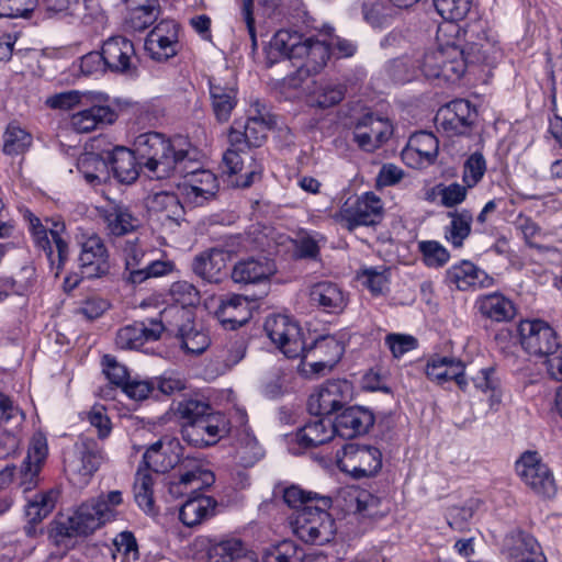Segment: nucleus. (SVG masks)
Listing matches in <instances>:
<instances>
[{
    "label": "nucleus",
    "mask_w": 562,
    "mask_h": 562,
    "mask_svg": "<svg viewBox=\"0 0 562 562\" xmlns=\"http://www.w3.org/2000/svg\"><path fill=\"white\" fill-rule=\"evenodd\" d=\"M29 229L34 245L45 252L52 265L57 262L55 274L58 276L68 256V243L63 237L65 226L63 224L50 223L48 220L43 224L38 217L30 214Z\"/></svg>",
    "instance_id": "obj_6"
},
{
    "label": "nucleus",
    "mask_w": 562,
    "mask_h": 562,
    "mask_svg": "<svg viewBox=\"0 0 562 562\" xmlns=\"http://www.w3.org/2000/svg\"><path fill=\"white\" fill-rule=\"evenodd\" d=\"M134 151L151 178L162 179L173 172H184L187 162L193 159L194 149L186 138H167L157 132H147L135 137Z\"/></svg>",
    "instance_id": "obj_2"
},
{
    "label": "nucleus",
    "mask_w": 562,
    "mask_h": 562,
    "mask_svg": "<svg viewBox=\"0 0 562 562\" xmlns=\"http://www.w3.org/2000/svg\"><path fill=\"white\" fill-rule=\"evenodd\" d=\"M195 156L194 151L193 159L188 161L187 166L195 160ZM183 173L184 180L179 184V189L189 204L201 206L215 196L218 181L213 172L204 169L189 171L187 167Z\"/></svg>",
    "instance_id": "obj_16"
},
{
    "label": "nucleus",
    "mask_w": 562,
    "mask_h": 562,
    "mask_svg": "<svg viewBox=\"0 0 562 562\" xmlns=\"http://www.w3.org/2000/svg\"><path fill=\"white\" fill-rule=\"evenodd\" d=\"M447 281L460 291L490 288L494 279L469 260L452 265L446 272Z\"/></svg>",
    "instance_id": "obj_31"
},
{
    "label": "nucleus",
    "mask_w": 562,
    "mask_h": 562,
    "mask_svg": "<svg viewBox=\"0 0 562 562\" xmlns=\"http://www.w3.org/2000/svg\"><path fill=\"white\" fill-rule=\"evenodd\" d=\"M541 550L537 540L529 533L515 530L506 535L503 552L512 562H525Z\"/></svg>",
    "instance_id": "obj_42"
},
{
    "label": "nucleus",
    "mask_w": 562,
    "mask_h": 562,
    "mask_svg": "<svg viewBox=\"0 0 562 562\" xmlns=\"http://www.w3.org/2000/svg\"><path fill=\"white\" fill-rule=\"evenodd\" d=\"M549 132L557 142V158L549 166V178L551 180H562V117L554 115L550 120Z\"/></svg>",
    "instance_id": "obj_61"
},
{
    "label": "nucleus",
    "mask_w": 562,
    "mask_h": 562,
    "mask_svg": "<svg viewBox=\"0 0 562 562\" xmlns=\"http://www.w3.org/2000/svg\"><path fill=\"white\" fill-rule=\"evenodd\" d=\"M213 112L220 122L229 120L237 104V78L235 71L225 67L209 79Z\"/></svg>",
    "instance_id": "obj_13"
},
{
    "label": "nucleus",
    "mask_w": 562,
    "mask_h": 562,
    "mask_svg": "<svg viewBox=\"0 0 562 562\" xmlns=\"http://www.w3.org/2000/svg\"><path fill=\"white\" fill-rule=\"evenodd\" d=\"M210 562H258V557L240 539L228 538L212 546Z\"/></svg>",
    "instance_id": "obj_40"
},
{
    "label": "nucleus",
    "mask_w": 562,
    "mask_h": 562,
    "mask_svg": "<svg viewBox=\"0 0 562 562\" xmlns=\"http://www.w3.org/2000/svg\"><path fill=\"white\" fill-rule=\"evenodd\" d=\"M103 461L98 442L90 438H80L65 457V471L72 485L86 486Z\"/></svg>",
    "instance_id": "obj_5"
},
{
    "label": "nucleus",
    "mask_w": 562,
    "mask_h": 562,
    "mask_svg": "<svg viewBox=\"0 0 562 562\" xmlns=\"http://www.w3.org/2000/svg\"><path fill=\"white\" fill-rule=\"evenodd\" d=\"M333 423L336 435L351 439L369 431L374 424V415L368 408L351 406L340 413Z\"/></svg>",
    "instance_id": "obj_32"
},
{
    "label": "nucleus",
    "mask_w": 562,
    "mask_h": 562,
    "mask_svg": "<svg viewBox=\"0 0 562 562\" xmlns=\"http://www.w3.org/2000/svg\"><path fill=\"white\" fill-rule=\"evenodd\" d=\"M476 304L482 315L494 322L510 321L516 313L513 302L501 293L483 295Z\"/></svg>",
    "instance_id": "obj_48"
},
{
    "label": "nucleus",
    "mask_w": 562,
    "mask_h": 562,
    "mask_svg": "<svg viewBox=\"0 0 562 562\" xmlns=\"http://www.w3.org/2000/svg\"><path fill=\"white\" fill-rule=\"evenodd\" d=\"M101 50L110 71L123 74L136 68L137 57L131 40L124 36L109 37Z\"/></svg>",
    "instance_id": "obj_29"
},
{
    "label": "nucleus",
    "mask_w": 562,
    "mask_h": 562,
    "mask_svg": "<svg viewBox=\"0 0 562 562\" xmlns=\"http://www.w3.org/2000/svg\"><path fill=\"white\" fill-rule=\"evenodd\" d=\"M32 144L30 133L15 124H9L3 135V150L8 155L23 154Z\"/></svg>",
    "instance_id": "obj_59"
},
{
    "label": "nucleus",
    "mask_w": 562,
    "mask_h": 562,
    "mask_svg": "<svg viewBox=\"0 0 562 562\" xmlns=\"http://www.w3.org/2000/svg\"><path fill=\"white\" fill-rule=\"evenodd\" d=\"M519 334L522 348L533 356L546 357L560 345L553 328L543 321L521 322Z\"/></svg>",
    "instance_id": "obj_18"
},
{
    "label": "nucleus",
    "mask_w": 562,
    "mask_h": 562,
    "mask_svg": "<svg viewBox=\"0 0 562 562\" xmlns=\"http://www.w3.org/2000/svg\"><path fill=\"white\" fill-rule=\"evenodd\" d=\"M101 217L108 233L113 236L128 234L140 225V220L133 214L127 205L114 201L101 209Z\"/></svg>",
    "instance_id": "obj_36"
},
{
    "label": "nucleus",
    "mask_w": 562,
    "mask_h": 562,
    "mask_svg": "<svg viewBox=\"0 0 562 562\" xmlns=\"http://www.w3.org/2000/svg\"><path fill=\"white\" fill-rule=\"evenodd\" d=\"M306 37L297 32L289 30L278 31L269 43V56L278 59L283 57L291 60H296L299 52Z\"/></svg>",
    "instance_id": "obj_49"
},
{
    "label": "nucleus",
    "mask_w": 562,
    "mask_h": 562,
    "mask_svg": "<svg viewBox=\"0 0 562 562\" xmlns=\"http://www.w3.org/2000/svg\"><path fill=\"white\" fill-rule=\"evenodd\" d=\"M464 363L453 357L436 356L428 360L426 375L438 384L453 380L460 390L465 391L468 380L464 374Z\"/></svg>",
    "instance_id": "obj_35"
},
{
    "label": "nucleus",
    "mask_w": 562,
    "mask_h": 562,
    "mask_svg": "<svg viewBox=\"0 0 562 562\" xmlns=\"http://www.w3.org/2000/svg\"><path fill=\"white\" fill-rule=\"evenodd\" d=\"M117 112L104 103L103 94L92 92L87 105H81L69 119V126L79 134L91 133L113 124Z\"/></svg>",
    "instance_id": "obj_10"
},
{
    "label": "nucleus",
    "mask_w": 562,
    "mask_h": 562,
    "mask_svg": "<svg viewBox=\"0 0 562 562\" xmlns=\"http://www.w3.org/2000/svg\"><path fill=\"white\" fill-rule=\"evenodd\" d=\"M297 52L296 60H301L302 64L295 74L288 77V83L293 88H299L308 76L318 74L330 57L327 40L321 34L316 37H306Z\"/></svg>",
    "instance_id": "obj_12"
},
{
    "label": "nucleus",
    "mask_w": 562,
    "mask_h": 562,
    "mask_svg": "<svg viewBox=\"0 0 562 562\" xmlns=\"http://www.w3.org/2000/svg\"><path fill=\"white\" fill-rule=\"evenodd\" d=\"M79 269L81 278H101L109 272V254L103 240L95 234L83 238L80 243Z\"/></svg>",
    "instance_id": "obj_22"
},
{
    "label": "nucleus",
    "mask_w": 562,
    "mask_h": 562,
    "mask_svg": "<svg viewBox=\"0 0 562 562\" xmlns=\"http://www.w3.org/2000/svg\"><path fill=\"white\" fill-rule=\"evenodd\" d=\"M439 142L429 132L413 134L402 150L403 161L412 168L419 169L432 165L438 156Z\"/></svg>",
    "instance_id": "obj_26"
},
{
    "label": "nucleus",
    "mask_w": 562,
    "mask_h": 562,
    "mask_svg": "<svg viewBox=\"0 0 562 562\" xmlns=\"http://www.w3.org/2000/svg\"><path fill=\"white\" fill-rule=\"evenodd\" d=\"M335 436V427L331 419L316 416L306 423L295 434V441L302 448H315L331 440Z\"/></svg>",
    "instance_id": "obj_41"
},
{
    "label": "nucleus",
    "mask_w": 562,
    "mask_h": 562,
    "mask_svg": "<svg viewBox=\"0 0 562 562\" xmlns=\"http://www.w3.org/2000/svg\"><path fill=\"white\" fill-rule=\"evenodd\" d=\"M310 303L325 313L337 314L347 306L345 292L330 281H321L313 284L308 291Z\"/></svg>",
    "instance_id": "obj_38"
},
{
    "label": "nucleus",
    "mask_w": 562,
    "mask_h": 562,
    "mask_svg": "<svg viewBox=\"0 0 562 562\" xmlns=\"http://www.w3.org/2000/svg\"><path fill=\"white\" fill-rule=\"evenodd\" d=\"M147 209L151 216L164 226L179 225L184 215V207L177 194L172 192H156L147 198Z\"/></svg>",
    "instance_id": "obj_34"
},
{
    "label": "nucleus",
    "mask_w": 562,
    "mask_h": 562,
    "mask_svg": "<svg viewBox=\"0 0 562 562\" xmlns=\"http://www.w3.org/2000/svg\"><path fill=\"white\" fill-rule=\"evenodd\" d=\"M383 203L373 192L360 195L353 204L346 203L340 212L344 225L353 229L361 225H372L382 216Z\"/></svg>",
    "instance_id": "obj_24"
},
{
    "label": "nucleus",
    "mask_w": 562,
    "mask_h": 562,
    "mask_svg": "<svg viewBox=\"0 0 562 562\" xmlns=\"http://www.w3.org/2000/svg\"><path fill=\"white\" fill-rule=\"evenodd\" d=\"M164 329L162 319H153L148 325L136 322L117 330L115 344L120 349H138L148 341L159 339Z\"/></svg>",
    "instance_id": "obj_33"
},
{
    "label": "nucleus",
    "mask_w": 562,
    "mask_h": 562,
    "mask_svg": "<svg viewBox=\"0 0 562 562\" xmlns=\"http://www.w3.org/2000/svg\"><path fill=\"white\" fill-rule=\"evenodd\" d=\"M450 223L443 228L445 239L454 248H461L471 235L473 214L470 210L461 209L448 212Z\"/></svg>",
    "instance_id": "obj_45"
},
{
    "label": "nucleus",
    "mask_w": 562,
    "mask_h": 562,
    "mask_svg": "<svg viewBox=\"0 0 562 562\" xmlns=\"http://www.w3.org/2000/svg\"><path fill=\"white\" fill-rule=\"evenodd\" d=\"M179 338L181 347L188 353H202L210 346L209 335L191 324H184L179 328Z\"/></svg>",
    "instance_id": "obj_55"
},
{
    "label": "nucleus",
    "mask_w": 562,
    "mask_h": 562,
    "mask_svg": "<svg viewBox=\"0 0 562 562\" xmlns=\"http://www.w3.org/2000/svg\"><path fill=\"white\" fill-rule=\"evenodd\" d=\"M144 47L157 61L176 56L180 48L178 24L172 20L160 21L147 35Z\"/></svg>",
    "instance_id": "obj_17"
},
{
    "label": "nucleus",
    "mask_w": 562,
    "mask_h": 562,
    "mask_svg": "<svg viewBox=\"0 0 562 562\" xmlns=\"http://www.w3.org/2000/svg\"><path fill=\"white\" fill-rule=\"evenodd\" d=\"M154 479L148 469L138 468L134 482L135 502L145 513H154Z\"/></svg>",
    "instance_id": "obj_54"
},
{
    "label": "nucleus",
    "mask_w": 562,
    "mask_h": 562,
    "mask_svg": "<svg viewBox=\"0 0 562 562\" xmlns=\"http://www.w3.org/2000/svg\"><path fill=\"white\" fill-rule=\"evenodd\" d=\"M267 126L262 120L251 117L244 126V131L233 125L228 133V143L238 148L258 147L266 139Z\"/></svg>",
    "instance_id": "obj_47"
},
{
    "label": "nucleus",
    "mask_w": 562,
    "mask_h": 562,
    "mask_svg": "<svg viewBox=\"0 0 562 562\" xmlns=\"http://www.w3.org/2000/svg\"><path fill=\"white\" fill-rule=\"evenodd\" d=\"M358 280L372 295H384L389 291L390 269L380 267H364L357 273Z\"/></svg>",
    "instance_id": "obj_53"
},
{
    "label": "nucleus",
    "mask_w": 562,
    "mask_h": 562,
    "mask_svg": "<svg viewBox=\"0 0 562 562\" xmlns=\"http://www.w3.org/2000/svg\"><path fill=\"white\" fill-rule=\"evenodd\" d=\"M226 418L215 413L204 416L196 422H187L182 425V439L190 446L203 448L216 443L227 431Z\"/></svg>",
    "instance_id": "obj_15"
},
{
    "label": "nucleus",
    "mask_w": 562,
    "mask_h": 562,
    "mask_svg": "<svg viewBox=\"0 0 562 562\" xmlns=\"http://www.w3.org/2000/svg\"><path fill=\"white\" fill-rule=\"evenodd\" d=\"M92 92H81L78 90H69L50 95L46 100V105L54 110L77 111L79 106L87 105V98Z\"/></svg>",
    "instance_id": "obj_58"
},
{
    "label": "nucleus",
    "mask_w": 562,
    "mask_h": 562,
    "mask_svg": "<svg viewBox=\"0 0 562 562\" xmlns=\"http://www.w3.org/2000/svg\"><path fill=\"white\" fill-rule=\"evenodd\" d=\"M458 33L457 24H442L438 27L437 46L427 48L419 60L425 77L454 81L464 74L467 63H485L490 59L494 45L488 41L469 44L467 53L454 41H445L447 35Z\"/></svg>",
    "instance_id": "obj_1"
},
{
    "label": "nucleus",
    "mask_w": 562,
    "mask_h": 562,
    "mask_svg": "<svg viewBox=\"0 0 562 562\" xmlns=\"http://www.w3.org/2000/svg\"><path fill=\"white\" fill-rule=\"evenodd\" d=\"M215 481L214 474L204 469L198 459L186 458L181 461L178 475L169 483V494L173 498L198 495V492L211 486Z\"/></svg>",
    "instance_id": "obj_11"
},
{
    "label": "nucleus",
    "mask_w": 562,
    "mask_h": 562,
    "mask_svg": "<svg viewBox=\"0 0 562 562\" xmlns=\"http://www.w3.org/2000/svg\"><path fill=\"white\" fill-rule=\"evenodd\" d=\"M344 345L333 336H322L301 353V371L308 375L329 372L344 353Z\"/></svg>",
    "instance_id": "obj_8"
},
{
    "label": "nucleus",
    "mask_w": 562,
    "mask_h": 562,
    "mask_svg": "<svg viewBox=\"0 0 562 562\" xmlns=\"http://www.w3.org/2000/svg\"><path fill=\"white\" fill-rule=\"evenodd\" d=\"M228 254L218 248H212L196 256L193 261V271L207 282L217 283L225 274Z\"/></svg>",
    "instance_id": "obj_39"
},
{
    "label": "nucleus",
    "mask_w": 562,
    "mask_h": 562,
    "mask_svg": "<svg viewBox=\"0 0 562 562\" xmlns=\"http://www.w3.org/2000/svg\"><path fill=\"white\" fill-rule=\"evenodd\" d=\"M277 272L274 261L266 256L249 257L237 261L232 269V280L238 284H259Z\"/></svg>",
    "instance_id": "obj_30"
},
{
    "label": "nucleus",
    "mask_w": 562,
    "mask_h": 562,
    "mask_svg": "<svg viewBox=\"0 0 562 562\" xmlns=\"http://www.w3.org/2000/svg\"><path fill=\"white\" fill-rule=\"evenodd\" d=\"M176 416L181 420V426L187 422H196L204 416L213 415L209 403L196 398H187L177 404L175 409Z\"/></svg>",
    "instance_id": "obj_57"
},
{
    "label": "nucleus",
    "mask_w": 562,
    "mask_h": 562,
    "mask_svg": "<svg viewBox=\"0 0 562 562\" xmlns=\"http://www.w3.org/2000/svg\"><path fill=\"white\" fill-rule=\"evenodd\" d=\"M223 155V164L229 175H239L236 186L248 188L260 180L262 167L250 155L248 148H238L229 143Z\"/></svg>",
    "instance_id": "obj_23"
},
{
    "label": "nucleus",
    "mask_w": 562,
    "mask_h": 562,
    "mask_svg": "<svg viewBox=\"0 0 562 562\" xmlns=\"http://www.w3.org/2000/svg\"><path fill=\"white\" fill-rule=\"evenodd\" d=\"M182 447L177 438L165 436L153 443L144 453L143 469L149 472L165 473L181 463Z\"/></svg>",
    "instance_id": "obj_25"
},
{
    "label": "nucleus",
    "mask_w": 562,
    "mask_h": 562,
    "mask_svg": "<svg viewBox=\"0 0 562 562\" xmlns=\"http://www.w3.org/2000/svg\"><path fill=\"white\" fill-rule=\"evenodd\" d=\"M350 394L346 380H331L322 384L307 403L308 412L315 416H326L342 407Z\"/></svg>",
    "instance_id": "obj_21"
},
{
    "label": "nucleus",
    "mask_w": 562,
    "mask_h": 562,
    "mask_svg": "<svg viewBox=\"0 0 562 562\" xmlns=\"http://www.w3.org/2000/svg\"><path fill=\"white\" fill-rule=\"evenodd\" d=\"M434 5L447 24L463 20L470 12L472 0H434Z\"/></svg>",
    "instance_id": "obj_60"
},
{
    "label": "nucleus",
    "mask_w": 562,
    "mask_h": 562,
    "mask_svg": "<svg viewBox=\"0 0 562 562\" xmlns=\"http://www.w3.org/2000/svg\"><path fill=\"white\" fill-rule=\"evenodd\" d=\"M214 314L226 329H236L251 318L249 302L239 294L222 297Z\"/></svg>",
    "instance_id": "obj_37"
},
{
    "label": "nucleus",
    "mask_w": 562,
    "mask_h": 562,
    "mask_svg": "<svg viewBox=\"0 0 562 562\" xmlns=\"http://www.w3.org/2000/svg\"><path fill=\"white\" fill-rule=\"evenodd\" d=\"M169 294L175 303L180 304L181 308H169L161 313V318L167 319L173 312L188 316L186 306H194L200 302V293L196 288L188 281H177L170 286Z\"/></svg>",
    "instance_id": "obj_51"
},
{
    "label": "nucleus",
    "mask_w": 562,
    "mask_h": 562,
    "mask_svg": "<svg viewBox=\"0 0 562 562\" xmlns=\"http://www.w3.org/2000/svg\"><path fill=\"white\" fill-rule=\"evenodd\" d=\"M393 134V125L389 119L368 113L355 125L353 140L366 151L380 148Z\"/></svg>",
    "instance_id": "obj_20"
},
{
    "label": "nucleus",
    "mask_w": 562,
    "mask_h": 562,
    "mask_svg": "<svg viewBox=\"0 0 562 562\" xmlns=\"http://www.w3.org/2000/svg\"><path fill=\"white\" fill-rule=\"evenodd\" d=\"M136 154L125 147H114L108 150L109 167L114 177L123 183H132L138 177Z\"/></svg>",
    "instance_id": "obj_43"
},
{
    "label": "nucleus",
    "mask_w": 562,
    "mask_h": 562,
    "mask_svg": "<svg viewBox=\"0 0 562 562\" xmlns=\"http://www.w3.org/2000/svg\"><path fill=\"white\" fill-rule=\"evenodd\" d=\"M336 458L338 468L355 479L375 475L382 467V453L372 446L347 443Z\"/></svg>",
    "instance_id": "obj_7"
},
{
    "label": "nucleus",
    "mask_w": 562,
    "mask_h": 562,
    "mask_svg": "<svg viewBox=\"0 0 562 562\" xmlns=\"http://www.w3.org/2000/svg\"><path fill=\"white\" fill-rule=\"evenodd\" d=\"M58 497V492L55 490H48L45 492H38L26 497L24 512L30 524H37L45 517H47L54 509Z\"/></svg>",
    "instance_id": "obj_50"
},
{
    "label": "nucleus",
    "mask_w": 562,
    "mask_h": 562,
    "mask_svg": "<svg viewBox=\"0 0 562 562\" xmlns=\"http://www.w3.org/2000/svg\"><path fill=\"white\" fill-rule=\"evenodd\" d=\"M216 502L201 494L189 497L179 509V519L183 525L193 527L213 515Z\"/></svg>",
    "instance_id": "obj_46"
},
{
    "label": "nucleus",
    "mask_w": 562,
    "mask_h": 562,
    "mask_svg": "<svg viewBox=\"0 0 562 562\" xmlns=\"http://www.w3.org/2000/svg\"><path fill=\"white\" fill-rule=\"evenodd\" d=\"M329 507L330 498L322 496L313 506L294 512L290 517L293 533L305 543L323 546L331 541L336 525L327 512Z\"/></svg>",
    "instance_id": "obj_4"
},
{
    "label": "nucleus",
    "mask_w": 562,
    "mask_h": 562,
    "mask_svg": "<svg viewBox=\"0 0 562 562\" xmlns=\"http://www.w3.org/2000/svg\"><path fill=\"white\" fill-rule=\"evenodd\" d=\"M265 330L288 358H297L305 350L300 326L286 315L269 316L265 323Z\"/></svg>",
    "instance_id": "obj_14"
},
{
    "label": "nucleus",
    "mask_w": 562,
    "mask_h": 562,
    "mask_svg": "<svg viewBox=\"0 0 562 562\" xmlns=\"http://www.w3.org/2000/svg\"><path fill=\"white\" fill-rule=\"evenodd\" d=\"M113 558L121 554L122 562L137 561L139 558L138 546L134 535L130 531L120 532L113 540Z\"/></svg>",
    "instance_id": "obj_63"
},
{
    "label": "nucleus",
    "mask_w": 562,
    "mask_h": 562,
    "mask_svg": "<svg viewBox=\"0 0 562 562\" xmlns=\"http://www.w3.org/2000/svg\"><path fill=\"white\" fill-rule=\"evenodd\" d=\"M48 456V443L45 435L35 432L29 443L27 453L20 468L19 488L23 493L34 490L40 473Z\"/></svg>",
    "instance_id": "obj_19"
},
{
    "label": "nucleus",
    "mask_w": 562,
    "mask_h": 562,
    "mask_svg": "<svg viewBox=\"0 0 562 562\" xmlns=\"http://www.w3.org/2000/svg\"><path fill=\"white\" fill-rule=\"evenodd\" d=\"M417 248L428 268H441L450 260V252L438 240H420Z\"/></svg>",
    "instance_id": "obj_56"
},
{
    "label": "nucleus",
    "mask_w": 562,
    "mask_h": 562,
    "mask_svg": "<svg viewBox=\"0 0 562 562\" xmlns=\"http://www.w3.org/2000/svg\"><path fill=\"white\" fill-rule=\"evenodd\" d=\"M241 427L234 435L232 457L241 467H252L263 457V449L251 429L246 425V413L236 409Z\"/></svg>",
    "instance_id": "obj_28"
},
{
    "label": "nucleus",
    "mask_w": 562,
    "mask_h": 562,
    "mask_svg": "<svg viewBox=\"0 0 562 562\" xmlns=\"http://www.w3.org/2000/svg\"><path fill=\"white\" fill-rule=\"evenodd\" d=\"M486 171V161L482 154L474 153L468 157L463 165L462 180L468 188H474Z\"/></svg>",
    "instance_id": "obj_62"
},
{
    "label": "nucleus",
    "mask_w": 562,
    "mask_h": 562,
    "mask_svg": "<svg viewBox=\"0 0 562 562\" xmlns=\"http://www.w3.org/2000/svg\"><path fill=\"white\" fill-rule=\"evenodd\" d=\"M346 95V86L337 82H321L310 94L312 106L328 109L337 105Z\"/></svg>",
    "instance_id": "obj_52"
},
{
    "label": "nucleus",
    "mask_w": 562,
    "mask_h": 562,
    "mask_svg": "<svg viewBox=\"0 0 562 562\" xmlns=\"http://www.w3.org/2000/svg\"><path fill=\"white\" fill-rule=\"evenodd\" d=\"M476 113L467 100H454L439 109L436 123L450 135L465 134L475 120Z\"/></svg>",
    "instance_id": "obj_27"
},
{
    "label": "nucleus",
    "mask_w": 562,
    "mask_h": 562,
    "mask_svg": "<svg viewBox=\"0 0 562 562\" xmlns=\"http://www.w3.org/2000/svg\"><path fill=\"white\" fill-rule=\"evenodd\" d=\"M516 472L525 485L537 495L552 497L555 494L553 473L537 451L524 452L516 461Z\"/></svg>",
    "instance_id": "obj_9"
},
{
    "label": "nucleus",
    "mask_w": 562,
    "mask_h": 562,
    "mask_svg": "<svg viewBox=\"0 0 562 562\" xmlns=\"http://www.w3.org/2000/svg\"><path fill=\"white\" fill-rule=\"evenodd\" d=\"M123 504L120 491H111L78 506L71 515L56 521L55 531L61 537L89 536L116 518L117 507Z\"/></svg>",
    "instance_id": "obj_3"
},
{
    "label": "nucleus",
    "mask_w": 562,
    "mask_h": 562,
    "mask_svg": "<svg viewBox=\"0 0 562 562\" xmlns=\"http://www.w3.org/2000/svg\"><path fill=\"white\" fill-rule=\"evenodd\" d=\"M296 546L290 541L284 540L276 546L266 549L262 561L263 562H297L300 557L297 555Z\"/></svg>",
    "instance_id": "obj_64"
},
{
    "label": "nucleus",
    "mask_w": 562,
    "mask_h": 562,
    "mask_svg": "<svg viewBox=\"0 0 562 562\" xmlns=\"http://www.w3.org/2000/svg\"><path fill=\"white\" fill-rule=\"evenodd\" d=\"M109 162L108 150L102 154L85 153L78 158L77 167L88 183L97 186L109 178Z\"/></svg>",
    "instance_id": "obj_44"
}]
</instances>
